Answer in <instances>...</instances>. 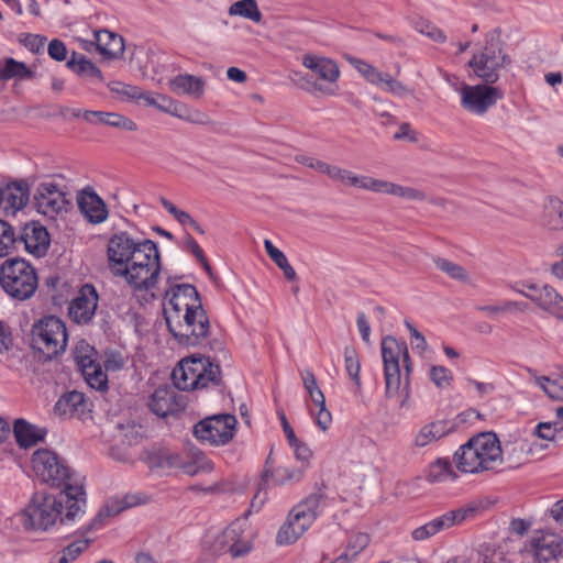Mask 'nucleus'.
<instances>
[{
    "instance_id": "1",
    "label": "nucleus",
    "mask_w": 563,
    "mask_h": 563,
    "mask_svg": "<svg viewBox=\"0 0 563 563\" xmlns=\"http://www.w3.org/2000/svg\"><path fill=\"white\" fill-rule=\"evenodd\" d=\"M110 272L122 277L135 291L153 289L161 273L157 244L150 239L134 240L126 232L114 234L108 243Z\"/></svg>"
},
{
    "instance_id": "2",
    "label": "nucleus",
    "mask_w": 563,
    "mask_h": 563,
    "mask_svg": "<svg viewBox=\"0 0 563 563\" xmlns=\"http://www.w3.org/2000/svg\"><path fill=\"white\" fill-rule=\"evenodd\" d=\"M164 317L169 333L181 346L201 345L211 325L197 288L190 284L172 286L165 292Z\"/></svg>"
},
{
    "instance_id": "3",
    "label": "nucleus",
    "mask_w": 563,
    "mask_h": 563,
    "mask_svg": "<svg viewBox=\"0 0 563 563\" xmlns=\"http://www.w3.org/2000/svg\"><path fill=\"white\" fill-rule=\"evenodd\" d=\"M86 493L78 485L66 486L56 494L35 492L21 512V521L26 530L47 531L57 520L62 525L85 515Z\"/></svg>"
},
{
    "instance_id": "4",
    "label": "nucleus",
    "mask_w": 563,
    "mask_h": 563,
    "mask_svg": "<svg viewBox=\"0 0 563 563\" xmlns=\"http://www.w3.org/2000/svg\"><path fill=\"white\" fill-rule=\"evenodd\" d=\"M501 453V444L496 433L481 432L459 448L454 454V463L462 473L478 474L499 467Z\"/></svg>"
},
{
    "instance_id": "5",
    "label": "nucleus",
    "mask_w": 563,
    "mask_h": 563,
    "mask_svg": "<svg viewBox=\"0 0 563 563\" xmlns=\"http://www.w3.org/2000/svg\"><path fill=\"white\" fill-rule=\"evenodd\" d=\"M174 385L179 390H195L218 386L221 382L219 361L198 355L181 360L172 373Z\"/></svg>"
},
{
    "instance_id": "6",
    "label": "nucleus",
    "mask_w": 563,
    "mask_h": 563,
    "mask_svg": "<svg viewBox=\"0 0 563 563\" xmlns=\"http://www.w3.org/2000/svg\"><path fill=\"white\" fill-rule=\"evenodd\" d=\"M328 505L324 488H318L290 510L287 521L280 527L276 541L278 544L296 542L310 528Z\"/></svg>"
},
{
    "instance_id": "7",
    "label": "nucleus",
    "mask_w": 563,
    "mask_h": 563,
    "mask_svg": "<svg viewBox=\"0 0 563 563\" xmlns=\"http://www.w3.org/2000/svg\"><path fill=\"white\" fill-rule=\"evenodd\" d=\"M512 64L504 43L496 31L485 37L484 46L473 54L468 62L474 75L485 84L494 85L500 78L501 70Z\"/></svg>"
},
{
    "instance_id": "8",
    "label": "nucleus",
    "mask_w": 563,
    "mask_h": 563,
    "mask_svg": "<svg viewBox=\"0 0 563 563\" xmlns=\"http://www.w3.org/2000/svg\"><path fill=\"white\" fill-rule=\"evenodd\" d=\"M0 287L14 300H27L38 287L37 271L24 258H7L0 265Z\"/></svg>"
},
{
    "instance_id": "9",
    "label": "nucleus",
    "mask_w": 563,
    "mask_h": 563,
    "mask_svg": "<svg viewBox=\"0 0 563 563\" xmlns=\"http://www.w3.org/2000/svg\"><path fill=\"white\" fill-rule=\"evenodd\" d=\"M67 340L66 325L62 319L55 316H45L32 325L31 346L45 361L64 353Z\"/></svg>"
},
{
    "instance_id": "10",
    "label": "nucleus",
    "mask_w": 563,
    "mask_h": 563,
    "mask_svg": "<svg viewBox=\"0 0 563 563\" xmlns=\"http://www.w3.org/2000/svg\"><path fill=\"white\" fill-rule=\"evenodd\" d=\"M32 467L35 476L52 487L78 485L84 487L82 478L74 473L67 463L54 451L40 449L33 453Z\"/></svg>"
},
{
    "instance_id": "11",
    "label": "nucleus",
    "mask_w": 563,
    "mask_h": 563,
    "mask_svg": "<svg viewBox=\"0 0 563 563\" xmlns=\"http://www.w3.org/2000/svg\"><path fill=\"white\" fill-rule=\"evenodd\" d=\"M382 357L384 363L385 388L388 397L395 396L401 385V367L405 371V384L407 385L411 372V361L407 344L399 342L394 336L382 340Z\"/></svg>"
},
{
    "instance_id": "12",
    "label": "nucleus",
    "mask_w": 563,
    "mask_h": 563,
    "mask_svg": "<svg viewBox=\"0 0 563 563\" xmlns=\"http://www.w3.org/2000/svg\"><path fill=\"white\" fill-rule=\"evenodd\" d=\"M238 420L230 413H217L198 421L192 428L194 437L203 444L223 446L236 433Z\"/></svg>"
},
{
    "instance_id": "13",
    "label": "nucleus",
    "mask_w": 563,
    "mask_h": 563,
    "mask_svg": "<svg viewBox=\"0 0 563 563\" xmlns=\"http://www.w3.org/2000/svg\"><path fill=\"white\" fill-rule=\"evenodd\" d=\"M302 65L310 69L320 80L324 81V84H321L317 80L310 81L307 79L309 91H318L325 96L336 95L340 68L334 60L324 56L305 54L302 56Z\"/></svg>"
},
{
    "instance_id": "14",
    "label": "nucleus",
    "mask_w": 563,
    "mask_h": 563,
    "mask_svg": "<svg viewBox=\"0 0 563 563\" xmlns=\"http://www.w3.org/2000/svg\"><path fill=\"white\" fill-rule=\"evenodd\" d=\"M461 106L464 110L476 115L485 114L498 100L504 98L499 87L489 84L463 85L461 90Z\"/></svg>"
},
{
    "instance_id": "15",
    "label": "nucleus",
    "mask_w": 563,
    "mask_h": 563,
    "mask_svg": "<svg viewBox=\"0 0 563 563\" xmlns=\"http://www.w3.org/2000/svg\"><path fill=\"white\" fill-rule=\"evenodd\" d=\"M536 563H549L558 560L563 552V539L551 531H537L525 548Z\"/></svg>"
},
{
    "instance_id": "16",
    "label": "nucleus",
    "mask_w": 563,
    "mask_h": 563,
    "mask_svg": "<svg viewBox=\"0 0 563 563\" xmlns=\"http://www.w3.org/2000/svg\"><path fill=\"white\" fill-rule=\"evenodd\" d=\"M15 240L16 250L23 245L27 253L36 257L44 256L51 244L47 229L37 221L25 223L19 233L15 232Z\"/></svg>"
},
{
    "instance_id": "17",
    "label": "nucleus",
    "mask_w": 563,
    "mask_h": 563,
    "mask_svg": "<svg viewBox=\"0 0 563 563\" xmlns=\"http://www.w3.org/2000/svg\"><path fill=\"white\" fill-rule=\"evenodd\" d=\"M102 516L103 512L99 511L90 523L80 527L75 532L76 538L53 556L52 563H71L77 560L89 548L91 539L88 534L101 523Z\"/></svg>"
},
{
    "instance_id": "18",
    "label": "nucleus",
    "mask_w": 563,
    "mask_h": 563,
    "mask_svg": "<svg viewBox=\"0 0 563 563\" xmlns=\"http://www.w3.org/2000/svg\"><path fill=\"white\" fill-rule=\"evenodd\" d=\"M99 295L91 284H85L77 297L70 302L69 317L78 324L89 323L98 307Z\"/></svg>"
},
{
    "instance_id": "19",
    "label": "nucleus",
    "mask_w": 563,
    "mask_h": 563,
    "mask_svg": "<svg viewBox=\"0 0 563 563\" xmlns=\"http://www.w3.org/2000/svg\"><path fill=\"white\" fill-rule=\"evenodd\" d=\"M37 211L53 218L67 203L65 192L54 183H41L34 196Z\"/></svg>"
},
{
    "instance_id": "20",
    "label": "nucleus",
    "mask_w": 563,
    "mask_h": 563,
    "mask_svg": "<svg viewBox=\"0 0 563 563\" xmlns=\"http://www.w3.org/2000/svg\"><path fill=\"white\" fill-rule=\"evenodd\" d=\"M87 354L81 352L76 353V363L79 366L85 380L87 384L99 391H106L108 389V375L102 369V365L93 358L95 350L88 346Z\"/></svg>"
},
{
    "instance_id": "21",
    "label": "nucleus",
    "mask_w": 563,
    "mask_h": 563,
    "mask_svg": "<svg viewBox=\"0 0 563 563\" xmlns=\"http://www.w3.org/2000/svg\"><path fill=\"white\" fill-rule=\"evenodd\" d=\"M482 509L479 504H470L457 510L449 511L424 525V538L432 537L440 531L474 518Z\"/></svg>"
},
{
    "instance_id": "22",
    "label": "nucleus",
    "mask_w": 563,
    "mask_h": 563,
    "mask_svg": "<svg viewBox=\"0 0 563 563\" xmlns=\"http://www.w3.org/2000/svg\"><path fill=\"white\" fill-rule=\"evenodd\" d=\"M77 205L91 223H101L108 217L106 203L92 189H84L77 197Z\"/></svg>"
},
{
    "instance_id": "23",
    "label": "nucleus",
    "mask_w": 563,
    "mask_h": 563,
    "mask_svg": "<svg viewBox=\"0 0 563 563\" xmlns=\"http://www.w3.org/2000/svg\"><path fill=\"white\" fill-rule=\"evenodd\" d=\"M147 406L153 413L162 418L174 415L180 409L176 393L167 386L156 388L150 396Z\"/></svg>"
},
{
    "instance_id": "24",
    "label": "nucleus",
    "mask_w": 563,
    "mask_h": 563,
    "mask_svg": "<svg viewBox=\"0 0 563 563\" xmlns=\"http://www.w3.org/2000/svg\"><path fill=\"white\" fill-rule=\"evenodd\" d=\"M96 49L107 59L119 58L124 53L123 37L108 30L95 32Z\"/></svg>"
},
{
    "instance_id": "25",
    "label": "nucleus",
    "mask_w": 563,
    "mask_h": 563,
    "mask_svg": "<svg viewBox=\"0 0 563 563\" xmlns=\"http://www.w3.org/2000/svg\"><path fill=\"white\" fill-rule=\"evenodd\" d=\"M501 465L507 464L510 468H517L523 464L531 452V446L525 439L509 440L501 445Z\"/></svg>"
},
{
    "instance_id": "26",
    "label": "nucleus",
    "mask_w": 563,
    "mask_h": 563,
    "mask_svg": "<svg viewBox=\"0 0 563 563\" xmlns=\"http://www.w3.org/2000/svg\"><path fill=\"white\" fill-rule=\"evenodd\" d=\"M82 118L86 122L91 124L102 123L113 128H121L126 131H135L137 129L134 121L115 112L85 110L82 112Z\"/></svg>"
},
{
    "instance_id": "27",
    "label": "nucleus",
    "mask_w": 563,
    "mask_h": 563,
    "mask_svg": "<svg viewBox=\"0 0 563 563\" xmlns=\"http://www.w3.org/2000/svg\"><path fill=\"white\" fill-rule=\"evenodd\" d=\"M205 80L201 77L181 74L169 80V89L177 95H187L199 99L205 92Z\"/></svg>"
},
{
    "instance_id": "28",
    "label": "nucleus",
    "mask_w": 563,
    "mask_h": 563,
    "mask_svg": "<svg viewBox=\"0 0 563 563\" xmlns=\"http://www.w3.org/2000/svg\"><path fill=\"white\" fill-rule=\"evenodd\" d=\"M13 433L20 448L29 449L44 440L46 430L24 419H16L13 426Z\"/></svg>"
},
{
    "instance_id": "29",
    "label": "nucleus",
    "mask_w": 563,
    "mask_h": 563,
    "mask_svg": "<svg viewBox=\"0 0 563 563\" xmlns=\"http://www.w3.org/2000/svg\"><path fill=\"white\" fill-rule=\"evenodd\" d=\"M87 409L85 395L77 390L63 394L54 406V412L60 417L84 413Z\"/></svg>"
},
{
    "instance_id": "30",
    "label": "nucleus",
    "mask_w": 563,
    "mask_h": 563,
    "mask_svg": "<svg viewBox=\"0 0 563 563\" xmlns=\"http://www.w3.org/2000/svg\"><path fill=\"white\" fill-rule=\"evenodd\" d=\"M242 533L241 526L235 522L223 531L222 543L228 545L229 552L233 558L244 556L252 549L250 541L244 539Z\"/></svg>"
},
{
    "instance_id": "31",
    "label": "nucleus",
    "mask_w": 563,
    "mask_h": 563,
    "mask_svg": "<svg viewBox=\"0 0 563 563\" xmlns=\"http://www.w3.org/2000/svg\"><path fill=\"white\" fill-rule=\"evenodd\" d=\"M148 500L150 497L144 493H130L121 498L110 499L100 511L103 512L102 518L115 516L128 508L144 505Z\"/></svg>"
},
{
    "instance_id": "32",
    "label": "nucleus",
    "mask_w": 563,
    "mask_h": 563,
    "mask_svg": "<svg viewBox=\"0 0 563 563\" xmlns=\"http://www.w3.org/2000/svg\"><path fill=\"white\" fill-rule=\"evenodd\" d=\"M534 303L543 311L563 320V297L550 285L544 284L543 291Z\"/></svg>"
},
{
    "instance_id": "33",
    "label": "nucleus",
    "mask_w": 563,
    "mask_h": 563,
    "mask_svg": "<svg viewBox=\"0 0 563 563\" xmlns=\"http://www.w3.org/2000/svg\"><path fill=\"white\" fill-rule=\"evenodd\" d=\"M541 221L550 230H563V201L555 197H549L543 206Z\"/></svg>"
},
{
    "instance_id": "34",
    "label": "nucleus",
    "mask_w": 563,
    "mask_h": 563,
    "mask_svg": "<svg viewBox=\"0 0 563 563\" xmlns=\"http://www.w3.org/2000/svg\"><path fill=\"white\" fill-rule=\"evenodd\" d=\"M66 66L80 77H89L97 81H103L101 70L85 55L73 52L71 57L67 60Z\"/></svg>"
},
{
    "instance_id": "35",
    "label": "nucleus",
    "mask_w": 563,
    "mask_h": 563,
    "mask_svg": "<svg viewBox=\"0 0 563 563\" xmlns=\"http://www.w3.org/2000/svg\"><path fill=\"white\" fill-rule=\"evenodd\" d=\"M34 77V71L31 70L26 64L18 62L12 57L4 59L0 65V81H9L11 79L24 80Z\"/></svg>"
},
{
    "instance_id": "36",
    "label": "nucleus",
    "mask_w": 563,
    "mask_h": 563,
    "mask_svg": "<svg viewBox=\"0 0 563 563\" xmlns=\"http://www.w3.org/2000/svg\"><path fill=\"white\" fill-rule=\"evenodd\" d=\"M212 468V462L198 450L191 453L190 459L183 456L179 466V470L189 476H194L200 472H210Z\"/></svg>"
},
{
    "instance_id": "37",
    "label": "nucleus",
    "mask_w": 563,
    "mask_h": 563,
    "mask_svg": "<svg viewBox=\"0 0 563 563\" xmlns=\"http://www.w3.org/2000/svg\"><path fill=\"white\" fill-rule=\"evenodd\" d=\"M305 476V466L290 467L278 466L271 475L269 481L275 486L294 485L299 483Z\"/></svg>"
},
{
    "instance_id": "38",
    "label": "nucleus",
    "mask_w": 563,
    "mask_h": 563,
    "mask_svg": "<svg viewBox=\"0 0 563 563\" xmlns=\"http://www.w3.org/2000/svg\"><path fill=\"white\" fill-rule=\"evenodd\" d=\"M229 14L231 16L239 15L256 23H260L263 18L255 0H240L234 2L229 8Z\"/></svg>"
},
{
    "instance_id": "39",
    "label": "nucleus",
    "mask_w": 563,
    "mask_h": 563,
    "mask_svg": "<svg viewBox=\"0 0 563 563\" xmlns=\"http://www.w3.org/2000/svg\"><path fill=\"white\" fill-rule=\"evenodd\" d=\"M273 466H274V461H273V456H272V452H271L265 461L261 481L258 483V489L252 499L251 507H253V508L256 507L257 509H260L261 506L265 503L266 496H267L266 490L268 487L269 477H271V475H273V472L275 471V468Z\"/></svg>"
},
{
    "instance_id": "40",
    "label": "nucleus",
    "mask_w": 563,
    "mask_h": 563,
    "mask_svg": "<svg viewBox=\"0 0 563 563\" xmlns=\"http://www.w3.org/2000/svg\"><path fill=\"white\" fill-rule=\"evenodd\" d=\"M16 251L15 229L7 221L0 220V258Z\"/></svg>"
},
{
    "instance_id": "41",
    "label": "nucleus",
    "mask_w": 563,
    "mask_h": 563,
    "mask_svg": "<svg viewBox=\"0 0 563 563\" xmlns=\"http://www.w3.org/2000/svg\"><path fill=\"white\" fill-rule=\"evenodd\" d=\"M183 455L168 451L161 450L151 456L153 467L162 470H179Z\"/></svg>"
},
{
    "instance_id": "42",
    "label": "nucleus",
    "mask_w": 563,
    "mask_h": 563,
    "mask_svg": "<svg viewBox=\"0 0 563 563\" xmlns=\"http://www.w3.org/2000/svg\"><path fill=\"white\" fill-rule=\"evenodd\" d=\"M536 383L551 399L563 401V374L555 379L539 376L536 378Z\"/></svg>"
},
{
    "instance_id": "43",
    "label": "nucleus",
    "mask_w": 563,
    "mask_h": 563,
    "mask_svg": "<svg viewBox=\"0 0 563 563\" xmlns=\"http://www.w3.org/2000/svg\"><path fill=\"white\" fill-rule=\"evenodd\" d=\"M300 377L306 391L314 405L325 402L324 395L317 384L314 374L310 369L300 371Z\"/></svg>"
},
{
    "instance_id": "44",
    "label": "nucleus",
    "mask_w": 563,
    "mask_h": 563,
    "mask_svg": "<svg viewBox=\"0 0 563 563\" xmlns=\"http://www.w3.org/2000/svg\"><path fill=\"white\" fill-rule=\"evenodd\" d=\"M453 429V423L448 420H440L428 424L427 431H424V445L446 437Z\"/></svg>"
},
{
    "instance_id": "45",
    "label": "nucleus",
    "mask_w": 563,
    "mask_h": 563,
    "mask_svg": "<svg viewBox=\"0 0 563 563\" xmlns=\"http://www.w3.org/2000/svg\"><path fill=\"white\" fill-rule=\"evenodd\" d=\"M474 563H508L503 551L489 545H482L473 552Z\"/></svg>"
},
{
    "instance_id": "46",
    "label": "nucleus",
    "mask_w": 563,
    "mask_h": 563,
    "mask_svg": "<svg viewBox=\"0 0 563 563\" xmlns=\"http://www.w3.org/2000/svg\"><path fill=\"white\" fill-rule=\"evenodd\" d=\"M369 543V537L366 533H356L351 537L347 548L344 553L338 558V562L343 560L354 559L361 551H363Z\"/></svg>"
},
{
    "instance_id": "47",
    "label": "nucleus",
    "mask_w": 563,
    "mask_h": 563,
    "mask_svg": "<svg viewBox=\"0 0 563 563\" xmlns=\"http://www.w3.org/2000/svg\"><path fill=\"white\" fill-rule=\"evenodd\" d=\"M344 363L345 371L350 378L355 383L357 387L361 386L360 369L361 364L357 357L356 351L353 347L346 346L344 349Z\"/></svg>"
},
{
    "instance_id": "48",
    "label": "nucleus",
    "mask_w": 563,
    "mask_h": 563,
    "mask_svg": "<svg viewBox=\"0 0 563 563\" xmlns=\"http://www.w3.org/2000/svg\"><path fill=\"white\" fill-rule=\"evenodd\" d=\"M383 183V179H376L369 176L352 173L349 186L382 194Z\"/></svg>"
},
{
    "instance_id": "49",
    "label": "nucleus",
    "mask_w": 563,
    "mask_h": 563,
    "mask_svg": "<svg viewBox=\"0 0 563 563\" xmlns=\"http://www.w3.org/2000/svg\"><path fill=\"white\" fill-rule=\"evenodd\" d=\"M437 267L456 280L466 282L468 278L467 272L459 264H455L446 258L433 257Z\"/></svg>"
},
{
    "instance_id": "50",
    "label": "nucleus",
    "mask_w": 563,
    "mask_h": 563,
    "mask_svg": "<svg viewBox=\"0 0 563 563\" xmlns=\"http://www.w3.org/2000/svg\"><path fill=\"white\" fill-rule=\"evenodd\" d=\"M429 378L440 389H446L453 383L452 372L442 365L431 366L429 371Z\"/></svg>"
},
{
    "instance_id": "51",
    "label": "nucleus",
    "mask_w": 563,
    "mask_h": 563,
    "mask_svg": "<svg viewBox=\"0 0 563 563\" xmlns=\"http://www.w3.org/2000/svg\"><path fill=\"white\" fill-rule=\"evenodd\" d=\"M382 194L401 197L407 200H418L420 198L419 190L411 187L400 186L387 180H384L383 183Z\"/></svg>"
},
{
    "instance_id": "52",
    "label": "nucleus",
    "mask_w": 563,
    "mask_h": 563,
    "mask_svg": "<svg viewBox=\"0 0 563 563\" xmlns=\"http://www.w3.org/2000/svg\"><path fill=\"white\" fill-rule=\"evenodd\" d=\"M351 64L369 84L376 86L382 81L383 71H379L371 64L357 58H352Z\"/></svg>"
},
{
    "instance_id": "53",
    "label": "nucleus",
    "mask_w": 563,
    "mask_h": 563,
    "mask_svg": "<svg viewBox=\"0 0 563 563\" xmlns=\"http://www.w3.org/2000/svg\"><path fill=\"white\" fill-rule=\"evenodd\" d=\"M452 473L451 465L446 459H438L430 464L428 479L430 482H440L449 477Z\"/></svg>"
},
{
    "instance_id": "54",
    "label": "nucleus",
    "mask_w": 563,
    "mask_h": 563,
    "mask_svg": "<svg viewBox=\"0 0 563 563\" xmlns=\"http://www.w3.org/2000/svg\"><path fill=\"white\" fill-rule=\"evenodd\" d=\"M521 309V303L517 301L506 300L496 305L477 306L476 310L484 312L490 317L501 313L511 312Z\"/></svg>"
},
{
    "instance_id": "55",
    "label": "nucleus",
    "mask_w": 563,
    "mask_h": 563,
    "mask_svg": "<svg viewBox=\"0 0 563 563\" xmlns=\"http://www.w3.org/2000/svg\"><path fill=\"white\" fill-rule=\"evenodd\" d=\"M110 89L113 92L125 97L128 100H133L136 102L141 101L142 89L136 86L128 85L121 81H113L110 84Z\"/></svg>"
},
{
    "instance_id": "56",
    "label": "nucleus",
    "mask_w": 563,
    "mask_h": 563,
    "mask_svg": "<svg viewBox=\"0 0 563 563\" xmlns=\"http://www.w3.org/2000/svg\"><path fill=\"white\" fill-rule=\"evenodd\" d=\"M161 205L164 209L174 217V219L181 225H191L194 223V218L186 211L177 208L172 201L166 199L165 197L159 198Z\"/></svg>"
},
{
    "instance_id": "57",
    "label": "nucleus",
    "mask_w": 563,
    "mask_h": 563,
    "mask_svg": "<svg viewBox=\"0 0 563 563\" xmlns=\"http://www.w3.org/2000/svg\"><path fill=\"white\" fill-rule=\"evenodd\" d=\"M386 92H390L396 96H404L407 93V89L401 82L393 78L389 74H382V81L376 85Z\"/></svg>"
},
{
    "instance_id": "58",
    "label": "nucleus",
    "mask_w": 563,
    "mask_h": 563,
    "mask_svg": "<svg viewBox=\"0 0 563 563\" xmlns=\"http://www.w3.org/2000/svg\"><path fill=\"white\" fill-rule=\"evenodd\" d=\"M47 52L51 58L63 62L67 57V47L63 41L54 38L49 42Z\"/></svg>"
},
{
    "instance_id": "59",
    "label": "nucleus",
    "mask_w": 563,
    "mask_h": 563,
    "mask_svg": "<svg viewBox=\"0 0 563 563\" xmlns=\"http://www.w3.org/2000/svg\"><path fill=\"white\" fill-rule=\"evenodd\" d=\"M102 366L106 372H117L124 366V361L120 353L107 352Z\"/></svg>"
},
{
    "instance_id": "60",
    "label": "nucleus",
    "mask_w": 563,
    "mask_h": 563,
    "mask_svg": "<svg viewBox=\"0 0 563 563\" xmlns=\"http://www.w3.org/2000/svg\"><path fill=\"white\" fill-rule=\"evenodd\" d=\"M272 261L283 271V274L287 280L291 282L296 279V271L289 264L286 255L283 252L276 257H274Z\"/></svg>"
},
{
    "instance_id": "61",
    "label": "nucleus",
    "mask_w": 563,
    "mask_h": 563,
    "mask_svg": "<svg viewBox=\"0 0 563 563\" xmlns=\"http://www.w3.org/2000/svg\"><path fill=\"white\" fill-rule=\"evenodd\" d=\"M16 194L10 192L7 197L8 202L15 209H22L27 202L26 189L21 185L15 187Z\"/></svg>"
},
{
    "instance_id": "62",
    "label": "nucleus",
    "mask_w": 563,
    "mask_h": 563,
    "mask_svg": "<svg viewBox=\"0 0 563 563\" xmlns=\"http://www.w3.org/2000/svg\"><path fill=\"white\" fill-rule=\"evenodd\" d=\"M180 119L187 121L189 123L199 124V125H209L212 124V120L208 114L195 110V111H186V114H179Z\"/></svg>"
},
{
    "instance_id": "63",
    "label": "nucleus",
    "mask_w": 563,
    "mask_h": 563,
    "mask_svg": "<svg viewBox=\"0 0 563 563\" xmlns=\"http://www.w3.org/2000/svg\"><path fill=\"white\" fill-rule=\"evenodd\" d=\"M316 407L319 408L316 416V423L322 431H327L332 422V415L327 409L325 402H322V405H316Z\"/></svg>"
},
{
    "instance_id": "64",
    "label": "nucleus",
    "mask_w": 563,
    "mask_h": 563,
    "mask_svg": "<svg viewBox=\"0 0 563 563\" xmlns=\"http://www.w3.org/2000/svg\"><path fill=\"white\" fill-rule=\"evenodd\" d=\"M352 173L353 172H351L349 169L342 168L338 165H333L331 168L329 178L333 181H336V183L343 185V186H349Z\"/></svg>"
}]
</instances>
